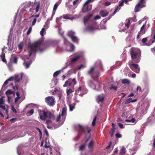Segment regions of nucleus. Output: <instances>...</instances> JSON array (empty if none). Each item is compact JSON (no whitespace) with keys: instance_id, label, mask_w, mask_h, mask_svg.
<instances>
[{"instance_id":"14","label":"nucleus","mask_w":155,"mask_h":155,"mask_svg":"<svg viewBox=\"0 0 155 155\" xmlns=\"http://www.w3.org/2000/svg\"><path fill=\"white\" fill-rule=\"evenodd\" d=\"M45 101L50 106H53L55 104V98L52 96L46 97L45 99Z\"/></svg>"},{"instance_id":"13","label":"nucleus","mask_w":155,"mask_h":155,"mask_svg":"<svg viewBox=\"0 0 155 155\" xmlns=\"http://www.w3.org/2000/svg\"><path fill=\"white\" fill-rule=\"evenodd\" d=\"M146 6L145 0H140L139 2L136 6L134 12H135L140 11L139 8L145 7Z\"/></svg>"},{"instance_id":"33","label":"nucleus","mask_w":155,"mask_h":155,"mask_svg":"<svg viewBox=\"0 0 155 155\" xmlns=\"http://www.w3.org/2000/svg\"><path fill=\"white\" fill-rule=\"evenodd\" d=\"M122 82L123 84H129L130 82L128 79H124L122 80Z\"/></svg>"},{"instance_id":"60","label":"nucleus","mask_w":155,"mask_h":155,"mask_svg":"<svg viewBox=\"0 0 155 155\" xmlns=\"http://www.w3.org/2000/svg\"><path fill=\"white\" fill-rule=\"evenodd\" d=\"M72 84H73L74 85H75L76 84V81L75 78H73L72 79H71Z\"/></svg>"},{"instance_id":"8","label":"nucleus","mask_w":155,"mask_h":155,"mask_svg":"<svg viewBox=\"0 0 155 155\" xmlns=\"http://www.w3.org/2000/svg\"><path fill=\"white\" fill-rule=\"evenodd\" d=\"M67 108L63 107L60 111L56 119V122L59 124V126L62 125L65 121L67 116Z\"/></svg>"},{"instance_id":"15","label":"nucleus","mask_w":155,"mask_h":155,"mask_svg":"<svg viewBox=\"0 0 155 155\" xmlns=\"http://www.w3.org/2000/svg\"><path fill=\"white\" fill-rule=\"evenodd\" d=\"M129 66L132 71L137 73H139L140 69L139 66L138 64L134 63L132 64L129 63Z\"/></svg>"},{"instance_id":"61","label":"nucleus","mask_w":155,"mask_h":155,"mask_svg":"<svg viewBox=\"0 0 155 155\" xmlns=\"http://www.w3.org/2000/svg\"><path fill=\"white\" fill-rule=\"evenodd\" d=\"M17 120V119L16 118H13L12 119H11L10 121L12 123H13L15 122L16 120Z\"/></svg>"},{"instance_id":"16","label":"nucleus","mask_w":155,"mask_h":155,"mask_svg":"<svg viewBox=\"0 0 155 155\" xmlns=\"http://www.w3.org/2000/svg\"><path fill=\"white\" fill-rule=\"evenodd\" d=\"M68 35L71 38L72 41L75 43H78V39L75 36V33L74 31H69L68 33Z\"/></svg>"},{"instance_id":"2","label":"nucleus","mask_w":155,"mask_h":155,"mask_svg":"<svg viewBox=\"0 0 155 155\" xmlns=\"http://www.w3.org/2000/svg\"><path fill=\"white\" fill-rule=\"evenodd\" d=\"M64 44L62 47L59 45L60 42L59 40H56L53 41L51 42V45L56 48L57 52H61L66 51L68 52L73 51L75 49L74 45L69 42L65 38L63 37Z\"/></svg>"},{"instance_id":"41","label":"nucleus","mask_w":155,"mask_h":155,"mask_svg":"<svg viewBox=\"0 0 155 155\" xmlns=\"http://www.w3.org/2000/svg\"><path fill=\"white\" fill-rule=\"evenodd\" d=\"M35 8L33 7V6H32L28 9V11H25L26 12H31L32 13L33 12L32 10L35 9Z\"/></svg>"},{"instance_id":"57","label":"nucleus","mask_w":155,"mask_h":155,"mask_svg":"<svg viewBox=\"0 0 155 155\" xmlns=\"http://www.w3.org/2000/svg\"><path fill=\"white\" fill-rule=\"evenodd\" d=\"M123 2L124 1H123V0H122V1H120L119 2V6L120 7L123 6L124 5Z\"/></svg>"},{"instance_id":"23","label":"nucleus","mask_w":155,"mask_h":155,"mask_svg":"<svg viewBox=\"0 0 155 155\" xmlns=\"http://www.w3.org/2000/svg\"><path fill=\"white\" fill-rule=\"evenodd\" d=\"M46 116V118L48 117L51 120H54L55 119L54 115L50 111L47 110V115Z\"/></svg>"},{"instance_id":"29","label":"nucleus","mask_w":155,"mask_h":155,"mask_svg":"<svg viewBox=\"0 0 155 155\" xmlns=\"http://www.w3.org/2000/svg\"><path fill=\"white\" fill-rule=\"evenodd\" d=\"M120 6H119L118 5L116 7L115 10L114 12H113L112 14L111 15H110L109 16V17H108L109 18H108V20L110 19L111 18V17L112 16H114L118 11H119V10H120Z\"/></svg>"},{"instance_id":"24","label":"nucleus","mask_w":155,"mask_h":155,"mask_svg":"<svg viewBox=\"0 0 155 155\" xmlns=\"http://www.w3.org/2000/svg\"><path fill=\"white\" fill-rule=\"evenodd\" d=\"M99 14L102 17H105L108 15L109 13L106 10H102L100 12Z\"/></svg>"},{"instance_id":"20","label":"nucleus","mask_w":155,"mask_h":155,"mask_svg":"<svg viewBox=\"0 0 155 155\" xmlns=\"http://www.w3.org/2000/svg\"><path fill=\"white\" fill-rule=\"evenodd\" d=\"M94 0H87L84 4V8H86V10L84 12H88L90 11L91 9V6L90 5H88V4L90 3L93 2Z\"/></svg>"},{"instance_id":"37","label":"nucleus","mask_w":155,"mask_h":155,"mask_svg":"<svg viewBox=\"0 0 155 155\" xmlns=\"http://www.w3.org/2000/svg\"><path fill=\"white\" fill-rule=\"evenodd\" d=\"M130 20L128 19L127 20V22L125 24V29H127L129 27L130 25Z\"/></svg>"},{"instance_id":"54","label":"nucleus","mask_w":155,"mask_h":155,"mask_svg":"<svg viewBox=\"0 0 155 155\" xmlns=\"http://www.w3.org/2000/svg\"><path fill=\"white\" fill-rule=\"evenodd\" d=\"M44 31H45V28H43L42 29L40 32V34L41 35V36L42 37L44 35L43 33H44Z\"/></svg>"},{"instance_id":"1","label":"nucleus","mask_w":155,"mask_h":155,"mask_svg":"<svg viewBox=\"0 0 155 155\" xmlns=\"http://www.w3.org/2000/svg\"><path fill=\"white\" fill-rule=\"evenodd\" d=\"M42 45L41 42L40 41H37L32 43H30L28 44V51L29 53V56H26L25 58L28 59L31 57L32 60L28 63L25 62L24 63L23 65L26 68H28L32 62L35 60L36 52L37 51L41 52L44 50L41 48Z\"/></svg>"},{"instance_id":"31","label":"nucleus","mask_w":155,"mask_h":155,"mask_svg":"<svg viewBox=\"0 0 155 155\" xmlns=\"http://www.w3.org/2000/svg\"><path fill=\"white\" fill-rule=\"evenodd\" d=\"M4 50V48L2 49V54L0 55V57L2 59V61L4 62H6V60L5 58V53H3V51Z\"/></svg>"},{"instance_id":"6","label":"nucleus","mask_w":155,"mask_h":155,"mask_svg":"<svg viewBox=\"0 0 155 155\" xmlns=\"http://www.w3.org/2000/svg\"><path fill=\"white\" fill-rule=\"evenodd\" d=\"M97 67L100 68H101L102 64L101 61L98 60L95 64V67H91L88 71V74L91 75L92 78H98L100 75L99 72L97 71Z\"/></svg>"},{"instance_id":"36","label":"nucleus","mask_w":155,"mask_h":155,"mask_svg":"<svg viewBox=\"0 0 155 155\" xmlns=\"http://www.w3.org/2000/svg\"><path fill=\"white\" fill-rule=\"evenodd\" d=\"M22 148L21 145H20L17 148V153L18 155H20L21 151Z\"/></svg>"},{"instance_id":"52","label":"nucleus","mask_w":155,"mask_h":155,"mask_svg":"<svg viewBox=\"0 0 155 155\" xmlns=\"http://www.w3.org/2000/svg\"><path fill=\"white\" fill-rule=\"evenodd\" d=\"M31 30H32V27L31 26L29 27L28 30V31H27V35H29L30 33L31 32Z\"/></svg>"},{"instance_id":"51","label":"nucleus","mask_w":155,"mask_h":155,"mask_svg":"<svg viewBox=\"0 0 155 155\" xmlns=\"http://www.w3.org/2000/svg\"><path fill=\"white\" fill-rule=\"evenodd\" d=\"M77 98L76 96L74 97V100H75V102L73 103H75V105H76V103H79L80 102L79 100H78L77 99Z\"/></svg>"},{"instance_id":"28","label":"nucleus","mask_w":155,"mask_h":155,"mask_svg":"<svg viewBox=\"0 0 155 155\" xmlns=\"http://www.w3.org/2000/svg\"><path fill=\"white\" fill-rule=\"evenodd\" d=\"M85 89V88L84 87H79L78 89L76 90L75 91V94L77 95L80 91L83 92Z\"/></svg>"},{"instance_id":"59","label":"nucleus","mask_w":155,"mask_h":155,"mask_svg":"<svg viewBox=\"0 0 155 155\" xmlns=\"http://www.w3.org/2000/svg\"><path fill=\"white\" fill-rule=\"evenodd\" d=\"M116 137L118 138H121V135L119 133H117L115 135Z\"/></svg>"},{"instance_id":"30","label":"nucleus","mask_w":155,"mask_h":155,"mask_svg":"<svg viewBox=\"0 0 155 155\" xmlns=\"http://www.w3.org/2000/svg\"><path fill=\"white\" fill-rule=\"evenodd\" d=\"M94 147V142L93 141L91 140L89 142L88 145V147L90 151H92Z\"/></svg>"},{"instance_id":"19","label":"nucleus","mask_w":155,"mask_h":155,"mask_svg":"<svg viewBox=\"0 0 155 155\" xmlns=\"http://www.w3.org/2000/svg\"><path fill=\"white\" fill-rule=\"evenodd\" d=\"M149 107L148 104L147 102H144L141 105L142 109L141 113L144 114L147 112V110Z\"/></svg>"},{"instance_id":"50","label":"nucleus","mask_w":155,"mask_h":155,"mask_svg":"<svg viewBox=\"0 0 155 155\" xmlns=\"http://www.w3.org/2000/svg\"><path fill=\"white\" fill-rule=\"evenodd\" d=\"M58 5L57 4V3H55L54 6L53 12L55 11L56 10Z\"/></svg>"},{"instance_id":"4","label":"nucleus","mask_w":155,"mask_h":155,"mask_svg":"<svg viewBox=\"0 0 155 155\" xmlns=\"http://www.w3.org/2000/svg\"><path fill=\"white\" fill-rule=\"evenodd\" d=\"M84 56V53L82 52L80 54L74 56L72 55L70 56L68 58V61L65 63L64 67L62 68V70H64L68 67H70V68H73L74 64L81 57H83Z\"/></svg>"},{"instance_id":"18","label":"nucleus","mask_w":155,"mask_h":155,"mask_svg":"<svg viewBox=\"0 0 155 155\" xmlns=\"http://www.w3.org/2000/svg\"><path fill=\"white\" fill-rule=\"evenodd\" d=\"M38 113L39 115L40 118L41 120H45L46 119V115H47V110H38Z\"/></svg>"},{"instance_id":"9","label":"nucleus","mask_w":155,"mask_h":155,"mask_svg":"<svg viewBox=\"0 0 155 155\" xmlns=\"http://www.w3.org/2000/svg\"><path fill=\"white\" fill-rule=\"evenodd\" d=\"M155 30L152 31L150 37L143 38L142 40V42L143 45L149 46L155 42Z\"/></svg>"},{"instance_id":"10","label":"nucleus","mask_w":155,"mask_h":155,"mask_svg":"<svg viewBox=\"0 0 155 155\" xmlns=\"http://www.w3.org/2000/svg\"><path fill=\"white\" fill-rule=\"evenodd\" d=\"M78 135L77 137H79L80 136L83 134H85L86 132V130L89 136L91 135L90 132L91 129L89 128L87 126H82L79 125L77 127Z\"/></svg>"},{"instance_id":"64","label":"nucleus","mask_w":155,"mask_h":155,"mask_svg":"<svg viewBox=\"0 0 155 155\" xmlns=\"http://www.w3.org/2000/svg\"><path fill=\"white\" fill-rule=\"evenodd\" d=\"M101 18V17L99 15H97L94 18V19L95 20L99 19H100Z\"/></svg>"},{"instance_id":"42","label":"nucleus","mask_w":155,"mask_h":155,"mask_svg":"<svg viewBox=\"0 0 155 155\" xmlns=\"http://www.w3.org/2000/svg\"><path fill=\"white\" fill-rule=\"evenodd\" d=\"M9 81L7 79L4 83V84L2 86V89L1 90V92L0 93V95H1V91H2V89L4 87V86H5V85H7Z\"/></svg>"},{"instance_id":"21","label":"nucleus","mask_w":155,"mask_h":155,"mask_svg":"<svg viewBox=\"0 0 155 155\" xmlns=\"http://www.w3.org/2000/svg\"><path fill=\"white\" fill-rule=\"evenodd\" d=\"M5 94L8 97V101L10 103L12 100V97L10 95L12 94L14 96L15 92L14 91H12L11 90H8L6 92Z\"/></svg>"},{"instance_id":"53","label":"nucleus","mask_w":155,"mask_h":155,"mask_svg":"<svg viewBox=\"0 0 155 155\" xmlns=\"http://www.w3.org/2000/svg\"><path fill=\"white\" fill-rule=\"evenodd\" d=\"M63 18L64 19H68L69 18V15H63Z\"/></svg>"},{"instance_id":"27","label":"nucleus","mask_w":155,"mask_h":155,"mask_svg":"<svg viewBox=\"0 0 155 155\" xmlns=\"http://www.w3.org/2000/svg\"><path fill=\"white\" fill-rule=\"evenodd\" d=\"M126 152V149L125 147L123 146L120 147L119 151V154L120 155H123Z\"/></svg>"},{"instance_id":"38","label":"nucleus","mask_w":155,"mask_h":155,"mask_svg":"<svg viewBox=\"0 0 155 155\" xmlns=\"http://www.w3.org/2000/svg\"><path fill=\"white\" fill-rule=\"evenodd\" d=\"M135 120V119L134 118H132L130 119H126L125 120V121L127 123H134Z\"/></svg>"},{"instance_id":"56","label":"nucleus","mask_w":155,"mask_h":155,"mask_svg":"<svg viewBox=\"0 0 155 155\" xmlns=\"http://www.w3.org/2000/svg\"><path fill=\"white\" fill-rule=\"evenodd\" d=\"M67 81L68 82V86H71L72 84V82L71 80V79H69L68 81Z\"/></svg>"},{"instance_id":"32","label":"nucleus","mask_w":155,"mask_h":155,"mask_svg":"<svg viewBox=\"0 0 155 155\" xmlns=\"http://www.w3.org/2000/svg\"><path fill=\"white\" fill-rule=\"evenodd\" d=\"M140 138L139 137H136L134 140V143L136 145L138 144L140 142Z\"/></svg>"},{"instance_id":"43","label":"nucleus","mask_w":155,"mask_h":155,"mask_svg":"<svg viewBox=\"0 0 155 155\" xmlns=\"http://www.w3.org/2000/svg\"><path fill=\"white\" fill-rule=\"evenodd\" d=\"M86 146V144H82L79 147V150L82 151L84 150Z\"/></svg>"},{"instance_id":"40","label":"nucleus","mask_w":155,"mask_h":155,"mask_svg":"<svg viewBox=\"0 0 155 155\" xmlns=\"http://www.w3.org/2000/svg\"><path fill=\"white\" fill-rule=\"evenodd\" d=\"M61 70L55 71L53 74V76L54 77H56L60 74Z\"/></svg>"},{"instance_id":"11","label":"nucleus","mask_w":155,"mask_h":155,"mask_svg":"<svg viewBox=\"0 0 155 155\" xmlns=\"http://www.w3.org/2000/svg\"><path fill=\"white\" fill-rule=\"evenodd\" d=\"M95 78H92V80L89 81L88 82V84L92 89L99 91L102 87V84L98 82Z\"/></svg>"},{"instance_id":"58","label":"nucleus","mask_w":155,"mask_h":155,"mask_svg":"<svg viewBox=\"0 0 155 155\" xmlns=\"http://www.w3.org/2000/svg\"><path fill=\"white\" fill-rule=\"evenodd\" d=\"M118 124L120 128L122 129L124 128V127L123 126V124H122L120 123H118Z\"/></svg>"},{"instance_id":"49","label":"nucleus","mask_w":155,"mask_h":155,"mask_svg":"<svg viewBox=\"0 0 155 155\" xmlns=\"http://www.w3.org/2000/svg\"><path fill=\"white\" fill-rule=\"evenodd\" d=\"M11 110L15 113H16L17 112V110L13 105L11 106Z\"/></svg>"},{"instance_id":"12","label":"nucleus","mask_w":155,"mask_h":155,"mask_svg":"<svg viewBox=\"0 0 155 155\" xmlns=\"http://www.w3.org/2000/svg\"><path fill=\"white\" fill-rule=\"evenodd\" d=\"M34 4L33 2H26L22 3L21 5V7L22 8V9L20 11V15L22 16V15L23 12L25 11H28V9L32 6H33Z\"/></svg>"},{"instance_id":"26","label":"nucleus","mask_w":155,"mask_h":155,"mask_svg":"<svg viewBox=\"0 0 155 155\" xmlns=\"http://www.w3.org/2000/svg\"><path fill=\"white\" fill-rule=\"evenodd\" d=\"M104 95L103 94H102L99 95L97 98V102H101L103 101L104 99Z\"/></svg>"},{"instance_id":"55","label":"nucleus","mask_w":155,"mask_h":155,"mask_svg":"<svg viewBox=\"0 0 155 155\" xmlns=\"http://www.w3.org/2000/svg\"><path fill=\"white\" fill-rule=\"evenodd\" d=\"M1 108L4 110H5V112L7 114L8 113V110H7L5 109V107L4 106H2L1 105H0V108Z\"/></svg>"},{"instance_id":"62","label":"nucleus","mask_w":155,"mask_h":155,"mask_svg":"<svg viewBox=\"0 0 155 155\" xmlns=\"http://www.w3.org/2000/svg\"><path fill=\"white\" fill-rule=\"evenodd\" d=\"M80 0H75L73 2V5H74L77 4L79 2Z\"/></svg>"},{"instance_id":"34","label":"nucleus","mask_w":155,"mask_h":155,"mask_svg":"<svg viewBox=\"0 0 155 155\" xmlns=\"http://www.w3.org/2000/svg\"><path fill=\"white\" fill-rule=\"evenodd\" d=\"M147 22V21H146L145 23V24H144L140 28V31H139L140 32V33H141L142 35H143L145 33V31L144 30H143V29L144 28L145 25H146V23Z\"/></svg>"},{"instance_id":"25","label":"nucleus","mask_w":155,"mask_h":155,"mask_svg":"<svg viewBox=\"0 0 155 155\" xmlns=\"http://www.w3.org/2000/svg\"><path fill=\"white\" fill-rule=\"evenodd\" d=\"M68 105L69 107V110L70 111H72L75 109V103H72L69 102L68 103Z\"/></svg>"},{"instance_id":"5","label":"nucleus","mask_w":155,"mask_h":155,"mask_svg":"<svg viewBox=\"0 0 155 155\" xmlns=\"http://www.w3.org/2000/svg\"><path fill=\"white\" fill-rule=\"evenodd\" d=\"M1 131L0 130V143L1 144L5 143L14 139H17L23 136H18L15 133L14 134L15 135V136H14L13 133L6 134L2 135H1Z\"/></svg>"},{"instance_id":"22","label":"nucleus","mask_w":155,"mask_h":155,"mask_svg":"<svg viewBox=\"0 0 155 155\" xmlns=\"http://www.w3.org/2000/svg\"><path fill=\"white\" fill-rule=\"evenodd\" d=\"M23 73H21L20 74H16L15 76L14 80L15 82H18L22 79Z\"/></svg>"},{"instance_id":"17","label":"nucleus","mask_w":155,"mask_h":155,"mask_svg":"<svg viewBox=\"0 0 155 155\" xmlns=\"http://www.w3.org/2000/svg\"><path fill=\"white\" fill-rule=\"evenodd\" d=\"M16 94L17 97L15 99V104L16 105L15 108L17 109L19 107V105L22 101L20 100L21 96L20 93L18 91L16 92Z\"/></svg>"},{"instance_id":"39","label":"nucleus","mask_w":155,"mask_h":155,"mask_svg":"<svg viewBox=\"0 0 155 155\" xmlns=\"http://www.w3.org/2000/svg\"><path fill=\"white\" fill-rule=\"evenodd\" d=\"M130 71V70L128 67H126L124 69V72H125L124 74L126 76L127 75V72Z\"/></svg>"},{"instance_id":"35","label":"nucleus","mask_w":155,"mask_h":155,"mask_svg":"<svg viewBox=\"0 0 155 155\" xmlns=\"http://www.w3.org/2000/svg\"><path fill=\"white\" fill-rule=\"evenodd\" d=\"M136 99L133 100L131 98H130L126 100V103L128 104L130 102H133L136 101Z\"/></svg>"},{"instance_id":"47","label":"nucleus","mask_w":155,"mask_h":155,"mask_svg":"<svg viewBox=\"0 0 155 155\" xmlns=\"http://www.w3.org/2000/svg\"><path fill=\"white\" fill-rule=\"evenodd\" d=\"M58 31L59 34L61 36H63L64 32L62 29L60 28H58Z\"/></svg>"},{"instance_id":"7","label":"nucleus","mask_w":155,"mask_h":155,"mask_svg":"<svg viewBox=\"0 0 155 155\" xmlns=\"http://www.w3.org/2000/svg\"><path fill=\"white\" fill-rule=\"evenodd\" d=\"M131 58L134 60L136 63H138L141 59V53L140 50L137 48H132L130 50Z\"/></svg>"},{"instance_id":"63","label":"nucleus","mask_w":155,"mask_h":155,"mask_svg":"<svg viewBox=\"0 0 155 155\" xmlns=\"http://www.w3.org/2000/svg\"><path fill=\"white\" fill-rule=\"evenodd\" d=\"M111 4V2H107L104 4L105 6H108L109 5Z\"/></svg>"},{"instance_id":"46","label":"nucleus","mask_w":155,"mask_h":155,"mask_svg":"<svg viewBox=\"0 0 155 155\" xmlns=\"http://www.w3.org/2000/svg\"><path fill=\"white\" fill-rule=\"evenodd\" d=\"M73 91L71 89H69L68 90L67 89V95H69L71 93L73 92Z\"/></svg>"},{"instance_id":"44","label":"nucleus","mask_w":155,"mask_h":155,"mask_svg":"<svg viewBox=\"0 0 155 155\" xmlns=\"http://www.w3.org/2000/svg\"><path fill=\"white\" fill-rule=\"evenodd\" d=\"M10 86H12V88L14 90H15L16 89V90H18V87L17 85H15V87L13 86V84L12 83H11L10 84Z\"/></svg>"},{"instance_id":"45","label":"nucleus","mask_w":155,"mask_h":155,"mask_svg":"<svg viewBox=\"0 0 155 155\" xmlns=\"http://www.w3.org/2000/svg\"><path fill=\"white\" fill-rule=\"evenodd\" d=\"M97 119L96 117H95L92 121V126L94 127L95 126L96 124V121Z\"/></svg>"},{"instance_id":"3","label":"nucleus","mask_w":155,"mask_h":155,"mask_svg":"<svg viewBox=\"0 0 155 155\" xmlns=\"http://www.w3.org/2000/svg\"><path fill=\"white\" fill-rule=\"evenodd\" d=\"M92 16V15H87L85 16L84 18V22L85 26H87L84 29L85 31L88 32H92L97 29L100 30L102 29H106L105 26H103V27H100L99 28V25L95 21H94L92 24L89 25H87L89 24V19Z\"/></svg>"},{"instance_id":"48","label":"nucleus","mask_w":155,"mask_h":155,"mask_svg":"<svg viewBox=\"0 0 155 155\" xmlns=\"http://www.w3.org/2000/svg\"><path fill=\"white\" fill-rule=\"evenodd\" d=\"M110 89L111 90L113 89L115 91H116L117 89V87L116 86H114L112 85L110 87Z\"/></svg>"}]
</instances>
